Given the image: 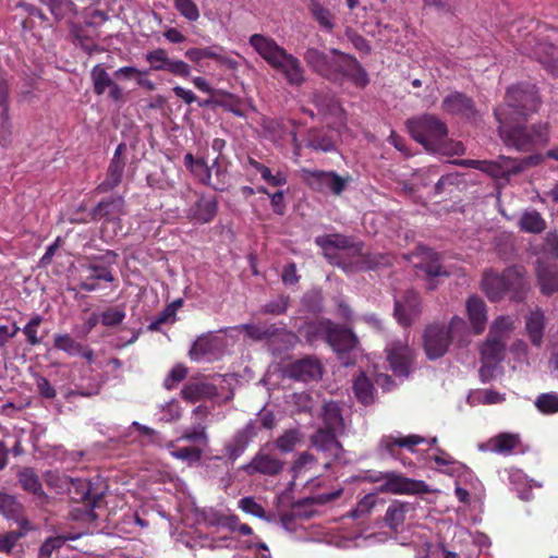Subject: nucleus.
Wrapping results in <instances>:
<instances>
[{"label": "nucleus", "instance_id": "obj_8", "mask_svg": "<svg viewBox=\"0 0 558 558\" xmlns=\"http://www.w3.org/2000/svg\"><path fill=\"white\" fill-rule=\"evenodd\" d=\"M366 480L378 483L377 492L379 493L404 495L427 492L424 482L408 478L397 472H375L367 475Z\"/></svg>", "mask_w": 558, "mask_h": 558}, {"label": "nucleus", "instance_id": "obj_54", "mask_svg": "<svg viewBox=\"0 0 558 558\" xmlns=\"http://www.w3.org/2000/svg\"><path fill=\"white\" fill-rule=\"evenodd\" d=\"M301 441V434L298 429H288L276 440V447L281 452H291Z\"/></svg>", "mask_w": 558, "mask_h": 558}, {"label": "nucleus", "instance_id": "obj_50", "mask_svg": "<svg viewBox=\"0 0 558 558\" xmlns=\"http://www.w3.org/2000/svg\"><path fill=\"white\" fill-rule=\"evenodd\" d=\"M510 483L514 486V489L518 492L519 497L522 500L531 499L530 488L532 487V482L529 481L523 472L520 470H514L509 475Z\"/></svg>", "mask_w": 558, "mask_h": 558}, {"label": "nucleus", "instance_id": "obj_22", "mask_svg": "<svg viewBox=\"0 0 558 558\" xmlns=\"http://www.w3.org/2000/svg\"><path fill=\"white\" fill-rule=\"evenodd\" d=\"M210 411L207 407L198 405L192 411L195 422L183 430L180 439L206 446L208 444L206 420Z\"/></svg>", "mask_w": 558, "mask_h": 558}, {"label": "nucleus", "instance_id": "obj_60", "mask_svg": "<svg viewBox=\"0 0 558 558\" xmlns=\"http://www.w3.org/2000/svg\"><path fill=\"white\" fill-rule=\"evenodd\" d=\"M377 497L375 494H368L364 496L359 504L356 505L355 509L351 511V517L353 519H359L367 513L371 512V510L376 505Z\"/></svg>", "mask_w": 558, "mask_h": 558}, {"label": "nucleus", "instance_id": "obj_42", "mask_svg": "<svg viewBox=\"0 0 558 558\" xmlns=\"http://www.w3.org/2000/svg\"><path fill=\"white\" fill-rule=\"evenodd\" d=\"M518 226L524 232L537 234L546 229V221L536 209L531 208L522 213Z\"/></svg>", "mask_w": 558, "mask_h": 558}, {"label": "nucleus", "instance_id": "obj_3", "mask_svg": "<svg viewBox=\"0 0 558 558\" xmlns=\"http://www.w3.org/2000/svg\"><path fill=\"white\" fill-rule=\"evenodd\" d=\"M529 287L524 269L517 266L506 269L501 275L494 271L485 272L482 280V289L493 302L506 295L513 301H522Z\"/></svg>", "mask_w": 558, "mask_h": 558}, {"label": "nucleus", "instance_id": "obj_58", "mask_svg": "<svg viewBox=\"0 0 558 558\" xmlns=\"http://www.w3.org/2000/svg\"><path fill=\"white\" fill-rule=\"evenodd\" d=\"M202 450L197 447H183L171 450V454L182 461L196 463L202 458Z\"/></svg>", "mask_w": 558, "mask_h": 558}, {"label": "nucleus", "instance_id": "obj_59", "mask_svg": "<svg viewBox=\"0 0 558 558\" xmlns=\"http://www.w3.org/2000/svg\"><path fill=\"white\" fill-rule=\"evenodd\" d=\"M160 420L163 422L178 421L182 415V409L179 401L172 399L163 404L160 409Z\"/></svg>", "mask_w": 558, "mask_h": 558}, {"label": "nucleus", "instance_id": "obj_11", "mask_svg": "<svg viewBox=\"0 0 558 558\" xmlns=\"http://www.w3.org/2000/svg\"><path fill=\"white\" fill-rule=\"evenodd\" d=\"M302 178L314 190L340 195L350 182V177H340L333 171L302 170Z\"/></svg>", "mask_w": 558, "mask_h": 558}, {"label": "nucleus", "instance_id": "obj_24", "mask_svg": "<svg viewBox=\"0 0 558 558\" xmlns=\"http://www.w3.org/2000/svg\"><path fill=\"white\" fill-rule=\"evenodd\" d=\"M53 347L70 356H81L88 363H93L95 360L93 349L76 341L69 333H56L53 336Z\"/></svg>", "mask_w": 558, "mask_h": 558}, {"label": "nucleus", "instance_id": "obj_61", "mask_svg": "<svg viewBox=\"0 0 558 558\" xmlns=\"http://www.w3.org/2000/svg\"><path fill=\"white\" fill-rule=\"evenodd\" d=\"M27 531L28 530L21 529V531H11L0 535V553H9Z\"/></svg>", "mask_w": 558, "mask_h": 558}, {"label": "nucleus", "instance_id": "obj_64", "mask_svg": "<svg viewBox=\"0 0 558 558\" xmlns=\"http://www.w3.org/2000/svg\"><path fill=\"white\" fill-rule=\"evenodd\" d=\"M239 508L254 517L265 518V510L262 505L257 504L253 497H244L239 500Z\"/></svg>", "mask_w": 558, "mask_h": 558}, {"label": "nucleus", "instance_id": "obj_47", "mask_svg": "<svg viewBox=\"0 0 558 558\" xmlns=\"http://www.w3.org/2000/svg\"><path fill=\"white\" fill-rule=\"evenodd\" d=\"M247 165L252 169L260 173L262 179L271 186H281L287 183V178L282 172L278 171L276 174H272L271 170L268 167L253 158H248Z\"/></svg>", "mask_w": 558, "mask_h": 558}, {"label": "nucleus", "instance_id": "obj_27", "mask_svg": "<svg viewBox=\"0 0 558 558\" xmlns=\"http://www.w3.org/2000/svg\"><path fill=\"white\" fill-rule=\"evenodd\" d=\"M288 375L302 381L317 380L322 377V366L316 359L305 357L292 363Z\"/></svg>", "mask_w": 558, "mask_h": 558}, {"label": "nucleus", "instance_id": "obj_62", "mask_svg": "<svg viewBox=\"0 0 558 558\" xmlns=\"http://www.w3.org/2000/svg\"><path fill=\"white\" fill-rule=\"evenodd\" d=\"M43 318L39 315L34 316L23 328V332L27 338V341L32 345H37L40 343V338L37 336L38 327L41 324Z\"/></svg>", "mask_w": 558, "mask_h": 558}, {"label": "nucleus", "instance_id": "obj_12", "mask_svg": "<svg viewBox=\"0 0 558 558\" xmlns=\"http://www.w3.org/2000/svg\"><path fill=\"white\" fill-rule=\"evenodd\" d=\"M146 61L153 71H167L183 78L191 76L192 69L183 60L172 59L163 48H156L145 54Z\"/></svg>", "mask_w": 558, "mask_h": 558}, {"label": "nucleus", "instance_id": "obj_5", "mask_svg": "<svg viewBox=\"0 0 558 558\" xmlns=\"http://www.w3.org/2000/svg\"><path fill=\"white\" fill-rule=\"evenodd\" d=\"M466 333L463 318L453 316L448 325L434 323L428 325L423 333V348L429 360L444 356L453 341L462 342Z\"/></svg>", "mask_w": 558, "mask_h": 558}, {"label": "nucleus", "instance_id": "obj_16", "mask_svg": "<svg viewBox=\"0 0 558 558\" xmlns=\"http://www.w3.org/2000/svg\"><path fill=\"white\" fill-rule=\"evenodd\" d=\"M256 420L248 421L242 428L238 429L233 436L225 444V454L232 462L239 459L246 450L248 444L258 434Z\"/></svg>", "mask_w": 558, "mask_h": 558}, {"label": "nucleus", "instance_id": "obj_49", "mask_svg": "<svg viewBox=\"0 0 558 558\" xmlns=\"http://www.w3.org/2000/svg\"><path fill=\"white\" fill-rule=\"evenodd\" d=\"M308 145L317 150L331 151L336 147V137L331 133L314 131L310 133Z\"/></svg>", "mask_w": 558, "mask_h": 558}, {"label": "nucleus", "instance_id": "obj_48", "mask_svg": "<svg viewBox=\"0 0 558 558\" xmlns=\"http://www.w3.org/2000/svg\"><path fill=\"white\" fill-rule=\"evenodd\" d=\"M353 390L355 397L363 403L369 404L374 400V387L372 381L364 375L361 374L353 381Z\"/></svg>", "mask_w": 558, "mask_h": 558}, {"label": "nucleus", "instance_id": "obj_45", "mask_svg": "<svg viewBox=\"0 0 558 558\" xmlns=\"http://www.w3.org/2000/svg\"><path fill=\"white\" fill-rule=\"evenodd\" d=\"M513 329L514 320L512 317L499 316L493 322L488 336L506 342Z\"/></svg>", "mask_w": 558, "mask_h": 558}, {"label": "nucleus", "instance_id": "obj_52", "mask_svg": "<svg viewBox=\"0 0 558 558\" xmlns=\"http://www.w3.org/2000/svg\"><path fill=\"white\" fill-rule=\"evenodd\" d=\"M214 350V340L210 337H199L190 350L192 360L201 361Z\"/></svg>", "mask_w": 558, "mask_h": 558}, {"label": "nucleus", "instance_id": "obj_33", "mask_svg": "<svg viewBox=\"0 0 558 558\" xmlns=\"http://www.w3.org/2000/svg\"><path fill=\"white\" fill-rule=\"evenodd\" d=\"M340 71H339V80L348 78L353 82L356 86L364 87L368 83L367 73L361 66V64L356 61L355 58L345 54V57H340Z\"/></svg>", "mask_w": 558, "mask_h": 558}, {"label": "nucleus", "instance_id": "obj_14", "mask_svg": "<svg viewBox=\"0 0 558 558\" xmlns=\"http://www.w3.org/2000/svg\"><path fill=\"white\" fill-rule=\"evenodd\" d=\"M185 57L193 63L198 64L204 59H211L218 63V65L226 68L227 70L236 71L239 62L234 60L225 49V47L214 44L203 48H189L185 51Z\"/></svg>", "mask_w": 558, "mask_h": 558}, {"label": "nucleus", "instance_id": "obj_44", "mask_svg": "<svg viewBox=\"0 0 558 558\" xmlns=\"http://www.w3.org/2000/svg\"><path fill=\"white\" fill-rule=\"evenodd\" d=\"M308 10L319 26L330 32L335 26V17L329 9L320 4L317 0H311Z\"/></svg>", "mask_w": 558, "mask_h": 558}, {"label": "nucleus", "instance_id": "obj_25", "mask_svg": "<svg viewBox=\"0 0 558 558\" xmlns=\"http://www.w3.org/2000/svg\"><path fill=\"white\" fill-rule=\"evenodd\" d=\"M547 318L541 308L531 311L525 317V332L531 343L541 348L544 342V332Z\"/></svg>", "mask_w": 558, "mask_h": 558}, {"label": "nucleus", "instance_id": "obj_35", "mask_svg": "<svg viewBox=\"0 0 558 558\" xmlns=\"http://www.w3.org/2000/svg\"><path fill=\"white\" fill-rule=\"evenodd\" d=\"M536 278L541 292L544 295H553L558 291V267L542 262L536 266Z\"/></svg>", "mask_w": 558, "mask_h": 558}, {"label": "nucleus", "instance_id": "obj_13", "mask_svg": "<svg viewBox=\"0 0 558 558\" xmlns=\"http://www.w3.org/2000/svg\"><path fill=\"white\" fill-rule=\"evenodd\" d=\"M387 361L398 376H408L414 359V352L405 340H393L386 345Z\"/></svg>", "mask_w": 558, "mask_h": 558}, {"label": "nucleus", "instance_id": "obj_18", "mask_svg": "<svg viewBox=\"0 0 558 558\" xmlns=\"http://www.w3.org/2000/svg\"><path fill=\"white\" fill-rule=\"evenodd\" d=\"M124 215V201L122 197H110L100 202L92 211L93 220H105V230L110 225L113 227V232H117V227L120 223V217Z\"/></svg>", "mask_w": 558, "mask_h": 558}, {"label": "nucleus", "instance_id": "obj_21", "mask_svg": "<svg viewBox=\"0 0 558 558\" xmlns=\"http://www.w3.org/2000/svg\"><path fill=\"white\" fill-rule=\"evenodd\" d=\"M286 82L291 86H301L305 81V69L301 61L293 54L287 52L274 66Z\"/></svg>", "mask_w": 558, "mask_h": 558}, {"label": "nucleus", "instance_id": "obj_28", "mask_svg": "<svg viewBox=\"0 0 558 558\" xmlns=\"http://www.w3.org/2000/svg\"><path fill=\"white\" fill-rule=\"evenodd\" d=\"M282 468V461L262 449L244 470L248 473L257 472L265 475H276L280 473Z\"/></svg>", "mask_w": 558, "mask_h": 558}, {"label": "nucleus", "instance_id": "obj_29", "mask_svg": "<svg viewBox=\"0 0 558 558\" xmlns=\"http://www.w3.org/2000/svg\"><path fill=\"white\" fill-rule=\"evenodd\" d=\"M181 395L190 402L213 400L217 396V388L205 379H192L184 385Z\"/></svg>", "mask_w": 558, "mask_h": 558}, {"label": "nucleus", "instance_id": "obj_34", "mask_svg": "<svg viewBox=\"0 0 558 558\" xmlns=\"http://www.w3.org/2000/svg\"><path fill=\"white\" fill-rule=\"evenodd\" d=\"M340 432H333L329 428H320L313 436V445L324 452L327 458H338L342 448L337 440V435Z\"/></svg>", "mask_w": 558, "mask_h": 558}, {"label": "nucleus", "instance_id": "obj_39", "mask_svg": "<svg viewBox=\"0 0 558 558\" xmlns=\"http://www.w3.org/2000/svg\"><path fill=\"white\" fill-rule=\"evenodd\" d=\"M520 444L518 434L501 433L490 438L481 449H487L493 452L508 456L511 454Z\"/></svg>", "mask_w": 558, "mask_h": 558}, {"label": "nucleus", "instance_id": "obj_40", "mask_svg": "<svg viewBox=\"0 0 558 558\" xmlns=\"http://www.w3.org/2000/svg\"><path fill=\"white\" fill-rule=\"evenodd\" d=\"M412 509L411 505L409 502L395 500L390 504L388 507L386 514H385V522L386 524L395 530L398 531L404 523L407 513Z\"/></svg>", "mask_w": 558, "mask_h": 558}, {"label": "nucleus", "instance_id": "obj_53", "mask_svg": "<svg viewBox=\"0 0 558 558\" xmlns=\"http://www.w3.org/2000/svg\"><path fill=\"white\" fill-rule=\"evenodd\" d=\"M92 80L94 84V90L97 95L104 94L105 90L113 84V81L110 78L109 74L100 65L93 68Z\"/></svg>", "mask_w": 558, "mask_h": 558}, {"label": "nucleus", "instance_id": "obj_56", "mask_svg": "<svg viewBox=\"0 0 558 558\" xmlns=\"http://www.w3.org/2000/svg\"><path fill=\"white\" fill-rule=\"evenodd\" d=\"M218 525L231 532H239L242 535L252 534V529L244 523H241L236 515H223L218 519Z\"/></svg>", "mask_w": 558, "mask_h": 558}, {"label": "nucleus", "instance_id": "obj_9", "mask_svg": "<svg viewBox=\"0 0 558 558\" xmlns=\"http://www.w3.org/2000/svg\"><path fill=\"white\" fill-rule=\"evenodd\" d=\"M340 57H345V53L336 49H331L329 52H324L317 48L306 49L303 56L306 64L314 72L333 81L339 80Z\"/></svg>", "mask_w": 558, "mask_h": 558}, {"label": "nucleus", "instance_id": "obj_19", "mask_svg": "<svg viewBox=\"0 0 558 558\" xmlns=\"http://www.w3.org/2000/svg\"><path fill=\"white\" fill-rule=\"evenodd\" d=\"M506 342L487 336L481 348V361L483 363L480 374L483 378L490 376L492 369L504 359Z\"/></svg>", "mask_w": 558, "mask_h": 558}, {"label": "nucleus", "instance_id": "obj_6", "mask_svg": "<svg viewBox=\"0 0 558 558\" xmlns=\"http://www.w3.org/2000/svg\"><path fill=\"white\" fill-rule=\"evenodd\" d=\"M542 159L543 158L541 155H533L520 161L509 157H501L499 161L460 159L454 160L453 163L463 167L478 169L494 178H504L511 173H518L527 167L536 166L542 161Z\"/></svg>", "mask_w": 558, "mask_h": 558}, {"label": "nucleus", "instance_id": "obj_7", "mask_svg": "<svg viewBox=\"0 0 558 558\" xmlns=\"http://www.w3.org/2000/svg\"><path fill=\"white\" fill-rule=\"evenodd\" d=\"M538 104L539 99L535 86L524 84L510 87L507 90L506 105L499 108H504L508 120H519L535 112Z\"/></svg>", "mask_w": 558, "mask_h": 558}, {"label": "nucleus", "instance_id": "obj_38", "mask_svg": "<svg viewBox=\"0 0 558 558\" xmlns=\"http://www.w3.org/2000/svg\"><path fill=\"white\" fill-rule=\"evenodd\" d=\"M466 313L474 332L477 335L483 332L487 320V311L484 301L477 296H471L466 301Z\"/></svg>", "mask_w": 558, "mask_h": 558}, {"label": "nucleus", "instance_id": "obj_51", "mask_svg": "<svg viewBox=\"0 0 558 558\" xmlns=\"http://www.w3.org/2000/svg\"><path fill=\"white\" fill-rule=\"evenodd\" d=\"M536 409L543 414H554L558 412V393H541L534 401Z\"/></svg>", "mask_w": 558, "mask_h": 558}, {"label": "nucleus", "instance_id": "obj_23", "mask_svg": "<svg viewBox=\"0 0 558 558\" xmlns=\"http://www.w3.org/2000/svg\"><path fill=\"white\" fill-rule=\"evenodd\" d=\"M421 314V301L418 294L409 290L401 300H396L395 316L399 324L410 325Z\"/></svg>", "mask_w": 558, "mask_h": 558}, {"label": "nucleus", "instance_id": "obj_43", "mask_svg": "<svg viewBox=\"0 0 558 558\" xmlns=\"http://www.w3.org/2000/svg\"><path fill=\"white\" fill-rule=\"evenodd\" d=\"M323 421L325 428H329L333 432H344V420L341 414V410L336 402H327L323 408Z\"/></svg>", "mask_w": 558, "mask_h": 558}, {"label": "nucleus", "instance_id": "obj_17", "mask_svg": "<svg viewBox=\"0 0 558 558\" xmlns=\"http://www.w3.org/2000/svg\"><path fill=\"white\" fill-rule=\"evenodd\" d=\"M324 331L326 332L328 343L340 355L342 364L345 366L351 364L350 361L345 360L343 354L353 350L357 343V339L353 332L347 328L336 327L329 322L324 324Z\"/></svg>", "mask_w": 558, "mask_h": 558}, {"label": "nucleus", "instance_id": "obj_46", "mask_svg": "<svg viewBox=\"0 0 558 558\" xmlns=\"http://www.w3.org/2000/svg\"><path fill=\"white\" fill-rule=\"evenodd\" d=\"M19 482L23 489L26 492L36 495V496H43L44 490L41 487V483L38 478V475L35 473V471L31 468H24L22 469L19 474Z\"/></svg>", "mask_w": 558, "mask_h": 558}, {"label": "nucleus", "instance_id": "obj_1", "mask_svg": "<svg viewBox=\"0 0 558 558\" xmlns=\"http://www.w3.org/2000/svg\"><path fill=\"white\" fill-rule=\"evenodd\" d=\"M411 136L427 150L446 156L462 155L461 142L448 138L446 124L435 116L424 114L407 122Z\"/></svg>", "mask_w": 558, "mask_h": 558}, {"label": "nucleus", "instance_id": "obj_37", "mask_svg": "<svg viewBox=\"0 0 558 558\" xmlns=\"http://www.w3.org/2000/svg\"><path fill=\"white\" fill-rule=\"evenodd\" d=\"M314 105L318 110V114L323 116L324 118L333 117L337 120L335 124L338 126L343 125V110L335 97L323 94L315 95Z\"/></svg>", "mask_w": 558, "mask_h": 558}, {"label": "nucleus", "instance_id": "obj_26", "mask_svg": "<svg viewBox=\"0 0 558 558\" xmlns=\"http://www.w3.org/2000/svg\"><path fill=\"white\" fill-rule=\"evenodd\" d=\"M315 243L323 250L325 256L331 262L337 263L336 258L338 256L339 250H353L354 252L360 251V248L355 245L350 244V240L340 234H329L322 235L315 239Z\"/></svg>", "mask_w": 558, "mask_h": 558}, {"label": "nucleus", "instance_id": "obj_10", "mask_svg": "<svg viewBox=\"0 0 558 558\" xmlns=\"http://www.w3.org/2000/svg\"><path fill=\"white\" fill-rule=\"evenodd\" d=\"M232 329L235 331H244L253 341H267L274 344L279 340L284 343L286 348L292 345L296 340L295 335L284 328L277 327L275 324H243L235 326Z\"/></svg>", "mask_w": 558, "mask_h": 558}, {"label": "nucleus", "instance_id": "obj_20", "mask_svg": "<svg viewBox=\"0 0 558 558\" xmlns=\"http://www.w3.org/2000/svg\"><path fill=\"white\" fill-rule=\"evenodd\" d=\"M248 43L271 68L288 52L274 38L262 34L252 35Z\"/></svg>", "mask_w": 558, "mask_h": 558}, {"label": "nucleus", "instance_id": "obj_15", "mask_svg": "<svg viewBox=\"0 0 558 558\" xmlns=\"http://www.w3.org/2000/svg\"><path fill=\"white\" fill-rule=\"evenodd\" d=\"M410 264L413 268L422 270L430 280L428 289H434L432 281L439 276H448V271L444 270L439 263V255L425 247L418 248L416 252L408 256Z\"/></svg>", "mask_w": 558, "mask_h": 558}, {"label": "nucleus", "instance_id": "obj_63", "mask_svg": "<svg viewBox=\"0 0 558 558\" xmlns=\"http://www.w3.org/2000/svg\"><path fill=\"white\" fill-rule=\"evenodd\" d=\"M101 324L107 327H113L123 322L125 312L118 307H111L101 314Z\"/></svg>", "mask_w": 558, "mask_h": 558}, {"label": "nucleus", "instance_id": "obj_2", "mask_svg": "<svg viewBox=\"0 0 558 558\" xmlns=\"http://www.w3.org/2000/svg\"><path fill=\"white\" fill-rule=\"evenodd\" d=\"M495 117L499 122V135L506 146L520 151H530L549 141L548 125L546 123L534 124L531 128L524 125H511L504 108L495 110Z\"/></svg>", "mask_w": 558, "mask_h": 558}, {"label": "nucleus", "instance_id": "obj_57", "mask_svg": "<svg viewBox=\"0 0 558 558\" xmlns=\"http://www.w3.org/2000/svg\"><path fill=\"white\" fill-rule=\"evenodd\" d=\"M316 464L315 458L310 453H302L292 466L293 477L298 478L310 472Z\"/></svg>", "mask_w": 558, "mask_h": 558}, {"label": "nucleus", "instance_id": "obj_31", "mask_svg": "<svg viewBox=\"0 0 558 558\" xmlns=\"http://www.w3.org/2000/svg\"><path fill=\"white\" fill-rule=\"evenodd\" d=\"M217 214V201L211 196H201L187 210V218L196 223H207Z\"/></svg>", "mask_w": 558, "mask_h": 558}, {"label": "nucleus", "instance_id": "obj_4", "mask_svg": "<svg viewBox=\"0 0 558 558\" xmlns=\"http://www.w3.org/2000/svg\"><path fill=\"white\" fill-rule=\"evenodd\" d=\"M529 29L527 33L519 34L522 39L519 44V48L523 53H529L535 57L547 70L554 75L558 76V47L546 41L545 39H553L550 34L545 35L546 32L555 34L553 28H547L545 25H539L534 21H529L525 26ZM521 33V29H517Z\"/></svg>", "mask_w": 558, "mask_h": 558}, {"label": "nucleus", "instance_id": "obj_41", "mask_svg": "<svg viewBox=\"0 0 558 558\" xmlns=\"http://www.w3.org/2000/svg\"><path fill=\"white\" fill-rule=\"evenodd\" d=\"M125 161L123 158H112L108 167L106 179L98 185L100 193L108 192L117 187L122 180Z\"/></svg>", "mask_w": 558, "mask_h": 558}, {"label": "nucleus", "instance_id": "obj_55", "mask_svg": "<svg viewBox=\"0 0 558 558\" xmlns=\"http://www.w3.org/2000/svg\"><path fill=\"white\" fill-rule=\"evenodd\" d=\"M175 10L189 22H196L199 19V10L193 0H173Z\"/></svg>", "mask_w": 558, "mask_h": 558}, {"label": "nucleus", "instance_id": "obj_30", "mask_svg": "<svg viewBox=\"0 0 558 558\" xmlns=\"http://www.w3.org/2000/svg\"><path fill=\"white\" fill-rule=\"evenodd\" d=\"M0 514L14 520L21 529L31 530L29 521L23 515V506L17 499L7 493L0 492Z\"/></svg>", "mask_w": 558, "mask_h": 558}, {"label": "nucleus", "instance_id": "obj_36", "mask_svg": "<svg viewBox=\"0 0 558 558\" xmlns=\"http://www.w3.org/2000/svg\"><path fill=\"white\" fill-rule=\"evenodd\" d=\"M425 441V438L418 435H390L381 438L379 448L383 451H386L391 457L396 456V448H407L409 450H413L414 446L422 444Z\"/></svg>", "mask_w": 558, "mask_h": 558}, {"label": "nucleus", "instance_id": "obj_32", "mask_svg": "<svg viewBox=\"0 0 558 558\" xmlns=\"http://www.w3.org/2000/svg\"><path fill=\"white\" fill-rule=\"evenodd\" d=\"M444 111L450 114H460L465 118H473L476 113L473 101L465 95L454 92L442 100Z\"/></svg>", "mask_w": 558, "mask_h": 558}]
</instances>
